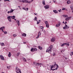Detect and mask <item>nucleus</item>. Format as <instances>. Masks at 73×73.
Wrapping results in <instances>:
<instances>
[{
	"instance_id": "obj_1",
	"label": "nucleus",
	"mask_w": 73,
	"mask_h": 73,
	"mask_svg": "<svg viewBox=\"0 0 73 73\" xmlns=\"http://www.w3.org/2000/svg\"><path fill=\"white\" fill-rule=\"evenodd\" d=\"M58 66L57 64H55L54 65H52L51 66V70H57L58 69Z\"/></svg>"
},
{
	"instance_id": "obj_2",
	"label": "nucleus",
	"mask_w": 73,
	"mask_h": 73,
	"mask_svg": "<svg viewBox=\"0 0 73 73\" xmlns=\"http://www.w3.org/2000/svg\"><path fill=\"white\" fill-rule=\"evenodd\" d=\"M7 18L9 22H12V19H11V18L12 19H15V16H8V17H7Z\"/></svg>"
},
{
	"instance_id": "obj_3",
	"label": "nucleus",
	"mask_w": 73,
	"mask_h": 73,
	"mask_svg": "<svg viewBox=\"0 0 73 73\" xmlns=\"http://www.w3.org/2000/svg\"><path fill=\"white\" fill-rule=\"evenodd\" d=\"M53 48V45H51L48 48V49H47V50L46 51V52H48V53H50L52 52V49Z\"/></svg>"
},
{
	"instance_id": "obj_4",
	"label": "nucleus",
	"mask_w": 73,
	"mask_h": 73,
	"mask_svg": "<svg viewBox=\"0 0 73 73\" xmlns=\"http://www.w3.org/2000/svg\"><path fill=\"white\" fill-rule=\"evenodd\" d=\"M15 72L17 73H21L20 69L17 67H16V68Z\"/></svg>"
},
{
	"instance_id": "obj_5",
	"label": "nucleus",
	"mask_w": 73,
	"mask_h": 73,
	"mask_svg": "<svg viewBox=\"0 0 73 73\" xmlns=\"http://www.w3.org/2000/svg\"><path fill=\"white\" fill-rule=\"evenodd\" d=\"M69 28V27L67 25L65 24V26L63 27V29H68Z\"/></svg>"
},
{
	"instance_id": "obj_6",
	"label": "nucleus",
	"mask_w": 73,
	"mask_h": 73,
	"mask_svg": "<svg viewBox=\"0 0 73 73\" xmlns=\"http://www.w3.org/2000/svg\"><path fill=\"white\" fill-rule=\"evenodd\" d=\"M0 58L1 60L3 61H4V60H5L4 57V56H3L2 55H1L0 56Z\"/></svg>"
},
{
	"instance_id": "obj_7",
	"label": "nucleus",
	"mask_w": 73,
	"mask_h": 73,
	"mask_svg": "<svg viewBox=\"0 0 73 73\" xmlns=\"http://www.w3.org/2000/svg\"><path fill=\"white\" fill-rule=\"evenodd\" d=\"M44 7L45 8V9H49V6L47 5L44 6Z\"/></svg>"
},
{
	"instance_id": "obj_8",
	"label": "nucleus",
	"mask_w": 73,
	"mask_h": 73,
	"mask_svg": "<svg viewBox=\"0 0 73 73\" xmlns=\"http://www.w3.org/2000/svg\"><path fill=\"white\" fill-rule=\"evenodd\" d=\"M61 24V23L60 22H59L56 25V27H59L60 26V25Z\"/></svg>"
},
{
	"instance_id": "obj_9",
	"label": "nucleus",
	"mask_w": 73,
	"mask_h": 73,
	"mask_svg": "<svg viewBox=\"0 0 73 73\" xmlns=\"http://www.w3.org/2000/svg\"><path fill=\"white\" fill-rule=\"evenodd\" d=\"M55 40H56V38H52L51 39V42H54V41H55Z\"/></svg>"
},
{
	"instance_id": "obj_10",
	"label": "nucleus",
	"mask_w": 73,
	"mask_h": 73,
	"mask_svg": "<svg viewBox=\"0 0 73 73\" xmlns=\"http://www.w3.org/2000/svg\"><path fill=\"white\" fill-rule=\"evenodd\" d=\"M15 10H13V9H11L10 11H8L7 12L8 13H12L13 12V11H14Z\"/></svg>"
},
{
	"instance_id": "obj_11",
	"label": "nucleus",
	"mask_w": 73,
	"mask_h": 73,
	"mask_svg": "<svg viewBox=\"0 0 73 73\" xmlns=\"http://www.w3.org/2000/svg\"><path fill=\"white\" fill-rule=\"evenodd\" d=\"M41 36V32L40 31L39 32L38 35L36 37V38H38V37H39V36Z\"/></svg>"
},
{
	"instance_id": "obj_12",
	"label": "nucleus",
	"mask_w": 73,
	"mask_h": 73,
	"mask_svg": "<svg viewBox=\"0 0 73 73\" xmlns=\"http://www.w3.org/2000/svg\"><path fill=\"white\" fill-rule=\"evenodd\" d=\"M22 8L23 9L25 10V11H28L29 9L28 8H25V7H23Z\"/></svg>"
},
{
	"instance_id": "obj_13",
	"label": "nucleus",
	"mask_w": 73,
	"mask_h": 73,
	"mask_svg": "<svg viewBox=\"0 0 73 73\" xmlns=\"http://www.w3.org/2000/svg\"><path fill=\"white\" fill-rule=\"evenodd\" d=\"M24 2L27 3H29V4H31V1H28L25 0Z\"/></svg>"
},
{
	"instance_id": "obj_14",
	"label": "nucleus",
	"mask_w": 73,
	"mask_h": 73,
	"mask_svg": "<svg viewBox=\"0 0 73 73\" xmlns=\"http://www.w3.org/2000/svg\"><path fill=\"white\" fill-rule=\"evenodd\" d=\"M62 16L64 17H68V15H62Z\"/></svg>"
},
{
	"instance_id": "obj_15",
	"label": "nucleus",
	"mask_w": 73,
	"mask_h": 73,
	"mask_svg": "<svg viewBox=\"0 0 73 73\" xmlns=\"http://www.w3.org/2000/svg\"><path fill=\"white\" fill-rule=\"evenodd\" d=\"M8 56L9 57H10L11 56V52H9Z\"/></svg>"
},
{
	"instance_id": "obj_16",
	"label": "nucleus",
	"mask_w": 73,
	"mask_h": 73,
	"mask_svg": "<svg viewBox=\"0 0 73 73\" xmlns=\"http://www.w3.org/2000/svg\"><path fill=\"white\" fill-rule=\"evenodd\" d=\"M16 22L17 23L18 26H19L20 25V24H19V21H16Z\"/></svg>"
},
{
	"instance_id": "obj_17",
	"label": "nucleus",
	"mask_w": 73,
	"mask_h": 73,
	"mask_svg": "<svg viewBox=\"0 0 73 73\" xmlns=\"http://www.w3.org/2000/svg\"><path fill=\"white\" fill-rule=\"evenodd\" d=\"M53 11L54 13H58V11H57L56 10H54Z\"/></svg>"
},
{
	"instance_id": "obj_18",
	"label": "nucleus",
	"mask_w": 73,
	"mask_h": 73,
	"mask_svg": "<svg viewBox=\"0 0 73 73\" xmlns=\"http://www.w3.org/2000/svg\"><path fill=\"white\" fill-rule=\"evenodd\" d=\"M66 45V43H63L61 45V46H64V45Z\"/></svg>"
},
{
	"instance_id": "obj_19",
	"label": "nucleus",
	"mask_w": 73,
	"mask_h": 73,
	"mask_svg": "<svg viewBox=\"0 0 73 73\" xmlns=\"http://www.w3.org/2000/svg\"><path fill=\"white\" fill-rule=\"evenodd\" d=\"M5 28V27H1L0 28V31H1V30H2V29H4Z\"/></svg>"
},
{
	"instance_id": "obj_20",
	"label": "nucleus",
	"mask_w": 73,
	"mask_h": 73,
	"mask_svg": "<svg viewBox=\"0 0 73 73\" xmlns=\"http://www.w3.org/2000/svg\"><path fill=\"white\" fill-rule=\"evenodd\" d=\"M47 69L49 70H51V67H50V66H49V67H48L47 68Z\"/></svg>"
},
{
	"instance_id": "obj_21",
	"label": "nucleus",
	"mask_w": 73,
	"mask_h": 73,
	"mask_svg": "<svg viewBox=\"0 0 73 73\" xmlns=\"http://www.w3.org/2000/svg\"><path fill=\"white\" fill-rule=\"evenodd\" d=\"M67 3L68 4H70V1L69 0L67 1Z\"/></svg>"
},
{
	"instance_id": "obj_22",
	"label": "nucleus",
	"mask_w": 73,
	"mask_h": 73,
	"mask_svg": "<svg viewBox=\"0 0 73 73\" xmlns=\"http://www.w3.org/2000/svg\"><path fill=\"white\" fill-rule=\"evenodd\" d=\"M0 44L2 46H5V44H4L3 43H1Z\"/></svg>"
},
{
	"instance_id": "obj_23",
	"label": "nucleus",
	"mask_w": 73,
	"mask_h": 73,
	"mask_svg": "<svg viewBox=\"0 0 73 73\" xmlns=\"http://www.w3.org/2000/svg\"><path fill=\"white\" fill-rule=\"evenodd\" d=\"M42 3L43 5H45V1H42Z\"/></svg>"
},
{
	"instance_id": "obj_24",
	"label": "nucleus",
	"mask_w": 73,
	"mask_h": 73,
	"mask_svg": "<svg viewBox=\"0 0 73 73\" xmlns=\"http://www.w3.org/2000/svg\"><path fill=\"white\" fill-rule=\"evenodd\" d=\"M62 10L63 11H64V10H66L67 11H68V10L65 8H63L62 9Z\"/></svg>"
},
{
	"instance_id": "obj_25",
	"label": "nucleus",
	"mask_w": 73,
	"mask_h": 73,
	"mask_svg": "<svg viewBox=\"0 0 73 73\" xmlns=\"http://www.w3.org/2000/svg\"><path fill=\"white\" fill-rule=\"evenodd\" d=\"M31 52H34V48H32L31 50Z\"/></svg>"
},
{
	"instance_id": "obj_26",
	"label": "nucleus",
	"mask_w": 73,
	"mask_h": 73,
	"mask_svg": "<svg viewBox=\"0 0 73 73\" xmlns=\"http://www.w3.org/2000/svg\"><path fill=\"white\" fill-rule=\"evenodd\" d=\"M22 36H24V37H26L27 35L26 34H23L22 35Z\"/></svg>"
},
{
	"instance_id": "obj_27",
	"label": "nucleus",
	"mask_w": 73,
	"mask_h": 73,
	"mask_svg": "<svg viewBox=\"0 0 73 73\" xmlns=\"http://www.w3.org/2000/svg\"><path fill=\"white\" fill-rule=\"evenodd\" d=\"M70 8L72 11V12L73 13V6L70 7Z\"/></svg>"
},
{
	"instance_id": "obj_28",
	"label": "nucleus",
	"mask_w": 73,
	"mask_h": 73,
	"mask_svg": "<svg viewBox=\"0 0 73 73\" xmlns=\"http://www.w3.org/2000/svg\"><path fill=\"white\" fill-rule=\"evenodd\" d=\"M38 48H39V49H40V50H41V49H42V48L40 46H38Z\"/></svg>"
},
{
	"instance_id": "obj_29",
	"label": "nucleus",
	"mask_w": 73,
	"mask_h": 73,
	"mask_svg": "<svg viewBox=\"0 0 73 73\" xmlns=\"http://www.w3.org/2000/svg\"><path fill=\"white\" fill-rule=\"evenodd\" d=\"M46 26L47 28H49V24L46 25Z\"/></svg>"
},
{
	"instance_id": "obj_30",
	"label": "nucleus",
	"mask_w": 73,
	"mask_h": 73,
	"mask_svg": "<svg viewBox=\"0 0 73 73\" xmlns=\"http://www.w3.org/2000/svg\"><path fill=\"white\" fill-rule=\"evenodd\" d=\"M34 64L35 65H36V66H38V64L37 63H35Z\"/></svg>"
},
{
	"instance_id": "obj_31",
	"label": "nucleus",
	"mask_w": 73,
	"mask_h": 73,
	"mask_svg": "<svg viewBox=\"0 0 73 73\" xmlns=\"http://www.w3.org/2000/svg\"><path fill=\"white\" fill-rule=\"evenodd\" d=\"M69 19H68V17H67L65 19V21H69Z\"/></svg>"
},
{
	"instance_id": "obj_32",
	"label": "nucleus",
	"mask_w": 73,
	"mask_h": 73,
	"mask_svg": "<svg viewBox=\"0 0 73 73\" xmlns=\"http://www.w3.org/2000/svg\"><path fill=\"white\" fill-rule=\"evenodd\" d=\"M46 24H46H48V21H45L44 22Z\"/></svg>"
},
{
	"instance_id": "obj_33",
	"label": "nucleus",
	"mask_w": 73,
	"mask_h": 73,
	"mask_svg": "<svg viewBox=\"0 0 73 73\" xmlns=\"http://www.w3.org/2000/svg\"><path fill=\"white\" fill-rule=\"evenodd\" d=\"M66 45V46H69V43L68 42L67 43Z\"/></svg>"
},
{
	"instance_id": "obj_34",
	"label": "nucleus",
	"mask_w": 73,
	"mask_h": 73,
	"mask_svg": "<svg viewBox=\"0 0 73 73\" xmlns=\"http://www.w3.org/2000/svg\"><path fill=\"white\" fill-rule=\"evenodd\" d=\"M3 33H4V34L5 35H7V32L5 31H3Z\"/></svg>"
},
{
	"instance_id": "obj_35",
	"label": "nucleus",
	"mask_w": 73,
	"mask_h": 73,
	"mask_svg": "<svg viewBox=\"0 0 73 73\" xmlns=\"http://www.w3.org/2000/svg\"><path fill=\"white\" fill-rule=\"evenodd\" d=\"M13 36L14 37H16V36H17V35L15 34H14L13 35Z\"/></svg>"
},
{
	"instance_id": "obj_36",
	"label": "nucleus",
	"mask_w": 73,
	"mask_h": 73,
	"mask_svg": "<svg viewBox=\"0 0 73 73\" xmlns=\"http://www.w3.org/2000/svg\"><path fill=\"white\" fill-rule=\"evenodd\" d=\"M23 60L24 61H27V60H26V59H25V58H23Z\"/></svg>"
},
{
	"instance_id": "obj_37",
	"label": "nucleus",
	"mask_w": 73,
	"mask_h": 73,
	"mask_svg": "<svg viewBox=\"0 0 73 73\" xmlns=\"http://www.w3.org/2000/svg\"><path fill=\"white\" fill-rule=\"evenodd\" d=\"M68 17V20H70V19L72 18V16H70L69 17Z\"/></svg>"
},
{
	"instance_id": "obj_38",
	"label": "nucleus",
	"mask_w": 73,
	"mask_h": 73,
	"mask_svg": "<svg viewBox=\"0 0 73 73\" xmlns=\"http://www.w3.org/2000/svg\"><path fill=\"white\" fill-rule=\"evenodd\" d=\"M43 33L44 34V35H45V34H46V31L44 30L43 31Z\"/></svg>"
},
{
	"instance_id": "obj_39",
	"label": "nucleus",
	"mask_w": 73,
	"mask_h": 73,
	"mask_svg": "<svg viewBox=\"0 0 73 73\" xmlns=\"http://www.w3.org/2000/svg\"><path fill=\"white\" fill-rule=\"evenodd\" d=\"M37 49L36 48H34V51H37Z\"/></svg>"
},
{
	"instance_id": "obj_40",
	"label": "nucleus",
	"mask_w": 73,
	"mask_h": 73,
	"mask_svg": "<svg viewBox=\"0 0 73 73\" xmlns=\"http://www.w3.org/2000/svg\"><path fill=\"white\" fill-rule=\"evenodd\" d=\"M70 55L71 56H72V55H73V52H71Z\"/></svg>"
},
{
	"instance_id": "obj_41",
	"label": "nucleus",
	"mask_w": 73,
	"mask_h": 73,
	"mask_svg": "<svg viewBox=\"0 0 73 73\" xmlns=\"http://www.w3.org/2000/svg\"><path fill=\"white\" fill-rule=\"evenodd\" d=\"M41 65H42L41 63L38 64V66H41Z\"/></svg>"
},
{
	"instance_id": "obj_42",
	"label": "nucleus",
	"mask_w": 73,
	"mask_h": 73,
	"mask_svg": "<svg viewBox=\"0 0 73 73\" xmlns=\"http://www.w3.org/2000/svg\"><path fill=\"white\" fill-rule=\"evenodd\" d=\"M20 52H18V53H17V56H19V54H20Z\"/></svg>"
},
{
	"instance_id": "obj_43",
	"label": "nucleus",
	"mask_w": 73,
	"mask_h": 73,
	"mask_svg": "<svg viewBox=\"0 0 73 73\" xmlns=\"http://www.w3.org/2000/svg\"><path fill=\"white\" fill-rule=\"evenodd\" d=\"M35 20H36V21H37V17H35Z\"/></svg>"
},
{
	"instance_id": "obj_44",
	"label": "nucleus",
	"mask_w": 73,
	"mask_h": 73,
	"mask_svg": "<svg viewBox=\"0 0 73 73\" xmlns=\"http://www.w3.org/2000/svg\"><path fill=\"white\" fill-rule=\"evenodd\" d=\"M64 51H65V50H62L61 51V53H63V52H64Z\"/></svg>"
},
{
	"instance_id": "obj_45",
	"label": "nucleus",
	"mask_w": 73,
	"mask_h": 73,
	"mask_svg": "<svg viewBox=\"0 0 73 73\" xmlns=\"http://www.w3.org/2000/svg\"><path fill=\"white\" fill-rule=\"evenodd\" d=\"M40 28L41 29H44V27H43L42 26H40Z\"/></svg>"
},
{
	"instance_id": "obj_46",
	"label": "nucleus",
	"mask_w": 73,
	"mask_h": 73,
	"mask_svg": "<svg viewBox=\"0 0 73 73\" xmlns=\"http://www.w3.org/2000/svg\"><path fill=\"white\" fill-rule=\"evenodd\" d=\"M62 10L61 9H60L59 10H58V11H59V12H61Z\"/></svg>"
},
{
	"instance_id": "obj_47",
	"label": "nucleus",
	"mask_w": 73,
	"mask_h": 73,
	"mask_svg": "<svg viewBox=\"0 0 73 73\" xmlns=\"http://www.w3.org/2000/svg\"><path fill=\"white\" fill-rule=\"evenodd\" d=\"M9 1V0H4V1Z\"/></svg>"
},
{
	"instance_id": "obj_48",
	"label": "nucleus",
	"mask_w": 73,
	"mask_h": 73,
	"mask_svg": "<svg viewBox=\"0 0 73 73\" xmlns=\"http://www.w3.org/2000/svg\"><path fill=\"white\" fill-rule=\"evenodd\" d=\"M37 24H39V22H38V21H37Z\"/></svg>"
},
{
	"instance_id": "obj_49",
	"label": "nucleus",
	"mask_w": 73,
	"mask_h": 73,
	"mask_svg": "<svg viewBox=\"0 0 73 73\" xmlns=\"http://www.w3.org/2000/svg\"><path fill=\"white\" fill-rule=\"evenodd\" d=\"M25 1H23V0L22 1V2H23V3H25Z\"/></svg>"
},
{
	"instance_id": "obj_50",
	"label": "nucleus",
	"mask_w": 73,
	"mask_h": 73,
	"mask_svg": "<svg viewBox=\"0 0 73 73\" xmlns=\"http://www.w3.org/2000/svg\"><path fill=\"white\" fill-rule=\"evenodd\" d=\"M7 68L8 69H10V68L9 67H7Z\"/></svg>"
},
{
	"instance_id": "obj_51",
	"label": "nucleus",
	"mask_w": 73,
	"mask_h": 73,
	"mask_svg": "<svg viewBox=\"0 0 73 73\" xmlns=\"http://www.w3.org/2000/svg\"><path fill=\"white\" fill-rule=\"evenodd\" d=\"M65 24H67V22H65V23H64Z\"/></svg>"
},
{
	"instance_id": "obj_52",
	"label": "nucleus",
	"mask_w": 73,
	"mask_h": 73,
	"mask_svg": "<svg viewBox=\"0 0 73 73\" xmlns=\"http://www.w3.org/2000/svg\"><path fill=\"white\" fill-rule=\"evenodd\" d=\"M34 15H37V14H36L35 13H34Z\"/></svg>"
},
{
	"instance_id": "obj_53",
	"label": "nucleus",
	"mask_w": 73,
	"mask_h": 73,
	"mask_svg": "<svg viewBox=\"0 0 73 73\" xmlns=\"http://www.w3.org/2000/svg\"><path fill=\"white\" fill-rule=\"evenodd\" d=\"M54 3H56V0H55V1H54Z\"/></svg>"
},
{
	"instance_id": "obj_54",
	"label": "nucleus",
	"mask_w": 73,
	"mask_h": 73,
	"mask_svg": "<svg viewBox=\"0 0 73 73\" xmlns=\"http://www.w3.org/2000/svg\"><path fill=\"white\" fill-rule=\"evenodd\" d=\"M63 24H65V23H64V21H63Z\"/></svg>"
},
{
	"instance_id": "obj_55",
	"label": "nucleus",
	"mask_w": 73,
	"mask_h": 73,
	"mask_svg": "<svg viewBox=\"0 0 73 73\" xmlns=\"http://www.w3.org/2000/svg\"><path fill=\"white\" fill-rule=\"evenodd\" d=\"M19 1H20L21 2H22V1H20V0Z\"/></svg>"
},
{
	"instance_id": "obj_56",
	"label": "nucleus",
	"mask_w": 73,
	"mask_h": 73,
	"mask_svg": "<svg viewBox=\"0 0 73 73\" xmlns=\"http://www.w3.org/2000/svg\"><path fill=\"white\" fill-rule=\"evenodd\" d=\"M2 32H4V31H3V29L2 30Z\"/></svg>"
},
{
	"instance_id": "obj_57",
	"label": "nucleus",
	"mask_w": 73,
	"mask_h": 73,
	"mask_svg": "<svg viewBox=\"0 0 73 73\" xmlns=\"http://www.w3.org/2000/svg\"><path fill=\"white\" fill-rule=\"evenodd\" d=\"M14 19V20H15V21H16V19H15V18Z\"/></svg>"
},
{
	"instance_id": "obj_58",
	"label": "nucleus",
	"mask_w": 73,
	"mask_h": 73,
	"mask_svg": "<svg viewBox=\"0 0 73 73\" xmlns=\"http://www.w3.org/2000/svg\"><path fill=\"white\" fill-rule=\"evenodd\" d=\"M33 1V0H32L31 1Z\"/></svg>"
},
{
	"instance_id": "obj_59",
	"label": "nucleus",
	"mask_w": 73,
	"mask_h": 73,
	"mask_svg": "<svg viewBox=\"0 0 73 73\" xmlns=\"http://www.w3.org/2000/svg\"><path fill=\"white\" fill-rule=\"evenodd\" d=\"M24 44H26V42L24 43Z\"/></svg>"
},
{
	"instance_id": "obj_60",
	"label": "nucleus",
	"mask_w": 73,
	"mask_h": 73,
	"mask_svg": "<svg viewBox=\"0 0 73 73\" xmlns=\"http://www.w3.org/2000/svg\"><path fill=\"white\" fill-rule=\"evenodd\" d=\"M67 58H65V59L66 60V59H67Z\"/></svg>"
},
{
	"instance_id": "obj_61",
	"label": "nucleus",
	"mask_w": 73,
	"mask_h": 73,
	"mask_svg": "<svg viewBox=\"0 0 73 73\" xmlns=\"http://www.w3.org/2000/svg\"><path fill=\"white\" fill-rule=\"evenodd\" d=\"M53 56H55V54H54V55H53Z\"/></svg>"
},
{
	"instance_id": "obj_62",
	"label": "nucleus",
	"mask_w": 73,
	"mask_h": 73,
	"mask_svg": "<svg viewBox=\"0 0 73 73\" xmlns=\"http://www.w3.org/2000/svg\"><path fill=\"white\" fill-rule=\"evenodd\" d=\"M39 21L40 22V20H39Z\"/></svg>"
},
{
	"instance_id": "obj_63",
	"label": "nucleus",
	"mask_w": 73,
	"mask_h": 73,
	"mask_svg": "<svg viewBox=\"0 0 73 73\" xmlns=\"http://www.w3.org/2000/svg\"><path fill=\"white\" fill-rule=\"evenodd\" d=\"M53 0L54 1H55V0Z\"/></svg>"
},
{
	"instance_id": "obj_64",
	"label": "nucleus",
	"mask_w": 73,
	"mask_h": 73,
	"mask_svg": "<svg viewBox=\"0 0 73 73\" xmlns=\"http://www.w3.org/2000/svg\"><path fill=\"white\" fill-rule=\"evenodd\" d=\"M50 3H51V2H50Z\"/></svg>"
}]
</instances>
